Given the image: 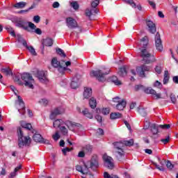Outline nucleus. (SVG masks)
Instances as JSON below:
<instances>
[{
  "label": "nucleus",
  "mask_w": 178,
  "mask_h": 178,
  "mask_svg": "<svg viewBox=\"0 0 178 178\" xmlns=\"http://www.w3.org/2000/svg\"><path fill=\"white\" fill-rule=\"evenodd\" d=\"M148 45V37L145 36L143 38L140 42L138 43V47L140 49V56L143 58V60L145 63H152L155 62V56L152 55L147 50V47Z\"/></svg>",
  "instance_id": "1"
},
{
  "label": "nucleus",
  "mask_w": 178,
  "mask_h": 178,
  "mask_svg": "<svg viewBox=\"0 0 178 178\" xmlns=\"http://www.w3.org/2000/svg\"><path fill=\"white\" fill-rule=\"evenodd\" d=\"M70 65H72V63L70 61H58V58H54L51 60V66L57 69L58 72H59L60 74H65L66 72L67 73H72V70L69 68V66H70Z\"/></svg>",
  "instance_id": "2"
},
{
  "label": "nucleus",
  "mask_w": 178,
  "mask_h": 178,
  "mask_svg": "<svg viewBox=\"0 0 178 178\" xmlns=\"http://www.w3.org/2000/svg\"><path fill=\"white\" fill-rule=\"evenodd\" d=\"M64 124L67 126L70 129V130H74L75 129H77V127H81V124L76 122H73L72 121H65L63 122L62 120H56L54 122L53 126L55 128H59L62 127Z\"/></svg>",
  "instance_id": "3"
},
{
  "label": "nucleus",
  "mask_w": 178,
  "mask_h": 178,
  "mask_svg": "<svg viewBox=\"0 0 178 178\" xmlns=\"http://www.w3.org/2000/svg\"><path fill=\"white\" fill-rule=\"evenodd\" d=\"M18 134V145L19 148H23V147H29L31 144V138L30 136H24L23 134V129L22 128L17 129Z\"/></svg>",
  "instance_id": "4"
},
{
  "label": "nucleus",
  "mask_w": 178,
  "mask_h": 178,
  "mask_svg": "<svg viewBox=\"0 0 178 178\" xmlns=\"http://www.w3.org/2000/svg\"><path fill=\"white\" fill-rule=\"evenodd\" d=\"M98 157H97V156H93L91 159V161L84 163L83 167H82V175H87V173H88L89 168L92 169V170H95V169L98 168Z\"/></svg>",
  "instance_id": "5"
},
{
  "label": "nucleus",
  "mask_w": 178,
  "mask_h": 178,
  "mask_svg": "<svg viewBox=\"0 0 178 178\" xmlns=\"http://www.w3.org/2000/svg\"><path fill=\"white\" fill-rule=\"evenodd\" d=\"M16 27H19V29H23L24 30H26V31H30V29H29V27L32 30H35L37 26L35 24H34L32 22H29L26 21L24 19L19 18L18 20H17L15 23Z\"/></svg>",
  "instance_id": "6"
},
{
  "label": "nucleus",
  "mask_w": 178,
  "mask_h": 178,
  "mask_svg": "<svg viewBox=\"0 0 178 178\" xmlns=\"http://www.w3.org/2000/svg\"><path fill=\"white\" fill-rule=\"evenodd\" d=\"M90 74L91 77H96L98 81H105L106 80L105 76H106V74H109V70L91 71Z\"/></svg>",
  "instance_id": "7"
},
{
  "label": "nucleus",
  "mask_w": 178,
  "mask_h": 178,
  "mask_svg": "<svg viewBox=\"0 0 178 178\" xmlns=\"http://www.w3.org/2000/svg\"><path fill=\"white\" fill-rule=\"evenodd\" d=\"M98 5H99V0H95L91 3L92 8H87L86 10L85 13L89 19L92 15H97L98 13V9L97 8Z\"/></svg>",
  "instance_id": "8"
},
{
  "label": "nucleus",
  "mask_w": 178,
  "mask_h": 178,
  "mask_svg": "<svg viewBox=\"0 0 178 178\" xmlns=\"http://www.w3.org/2000/svg\"><path fill=\"white\" fill-rule=\"evenodd\" d=\"M21 79L24 81V86L26 87H29V88H34V86H33V83H34V79L31 74L29 73H24L21 74Z\"/></svg>",
  "instance_id": "9"
},
{
  "label": "nucleus",
  "mask_w": 178,
  "mask_h": 178,
  "mask_svg": "<svg viewBox=\"0 0 178 178\" xmlns=\"http://www.w3.org/2000/svg\"><path fill=\"white\" fill-rule=\"evenodd\" d=\"M103 161L104 162V166L108 169H113L115 165L113 164V159L108 156L106 154L103 155Z\"/></svg>",
  "instance_id": "10"
},
{
  "label": "nucleus",
  "mask_w": 178,
  "mask_h": 178,
  "mask_svg": "<svg viewBox=\"0 0 178 178\" xmlns=\"http://www.w3.org/2000/svg\"><path fill=\"white\" fill-rule=\"evenodd\" d=\"M18 100L16 102V105H19L18 112L21 113V115H24L26 113V106H24V102H23V99L19 95H17Z\"/></svg>",
  "instance_id": "11"
},
{
  "label": "nucleus",
  "mask_w": 178,
  "mask_h": 178,
  "mask_svg": "<svg viewBox=\"0 0 178 178\" xmlns=\"http://www.w3.org/2000/svg\"><path fill=\"white\" fill-rule=\"evenodd\" d=\"M113 145L115 148V154H117V156H123L124 155V152L122 147H123V143L120 142H115Z\"/></svg>",
  "instance_id": "12"
},
{
  "label": "nucleus",
  "mask_w": 178,
  "mask_h": 178,
  "mask_svg": "<svg viewBox=\"0 0 178 178\" xmlns=\"http://www.w3.org/2000/svg\"><path fill=\"white\" fill-rule=\"evenodd\" d=\"M64 112L65 109H63V108L57 107L51 111L49 118L51 120H54L56 118V116H58V115H62V113H64Z\"/></svg>",
  "instance_id": "13"
},
{
  "label": "nucleus",
  "mask_w": 178,
  "mask_h": 178,
  "mask_svg": "<svg viewBox=\"0 0 178 178\" xmlns=\"http://www.w3.org/2000/svg\"><path fill=\"white\" fill-rule=\"evenodd\" d=\"M155 46L157 51H159V52H162L163 49V45H162V40H161V35H159V33H156L155 35Z\"/></svg>",
  "instance_id": "14"
},
{
  "label": "nucleus",
  "mask_w": 178,
  "mask_h": 178,
  "mask_svg": "<svg viewBox=\"0 0 178 178\" xmlns=\"http://www.w3.org/2000/svg\"><path fill=\"white\" fill-rule=\"evenodd\" d=\"M145 92L146 94H151L155 99H161V98H162V95L161 93H156V91L151 88L145 89Z\"/></svg>",
  "instance_id": "15"
},
{
  "label": "nucleus",
  "mask_w": 178,
  "mask_h": 178,
  "mask_svg": "<svg viewBox=\"0 0 178 178\" xmlns=\"http://www.w3.org/2000/svg\"><path fill=\"white\" fill-rule=\"evenodd\" d=\"M149 70V67L144 65L136 68V72L140 77H145V72H148Z\"/></svg>",
  "instance_id": "16"
},
{
  "label": "nucleus",
  "mask_w": 178,
  "mask_h": 178,
  "mask_svg": "<svg viewBox=\"0 0 178 178\" xmlns=\"http://www.w3.org/2000/svg\"><path fill=\"white\" fill-rule=\"evenodd\" d=\"M37 77L38 80L40 81V83H43L44 84H47V83H48V78H47L45 72L38 71Z\"/></svg>",
  "instance_id": "17"
},
{
  "label": "nucleus",
  "mask_w": 178,
  "mask_h": 178,
  "mask_svg": "<svg viewBox=\"0 0 178 178\" xmlns=\"http://www.w3.org/2000/svg\"><path fill=\"white\" fill-rule=\"evenodd\" d=\"M66 24L68 29H76L77 21L72 17H68L66 19Z\"/></svg>",
  "instance_id": "18"
},
{
  "label": "nucleus",
  "mask_w": 178,
  "mask_h": 178,
  "mask_svg": "<svg viewBox=\"0 0 178 178\" xmlns=\"http://www.w3.org/2000/svg\"><path fill=\"white\" fill-rule=\"evenodd\" d=\"M146 24L149 29V33H152V34H154V33H156V26H155V24L152 22V21L147 20L146 22Z\"/></svg>",
  "instance_id": "19"
},
{
  "label": "nucleus",
  "mask_w": 178,
  "mask_h": 178,
  "mask_svg": "<svg viewBox=\"0 0 178 178\" xmlns=\"http://www.w3.org/2000/svg\"><path fill=\"white\" fill-rule=\"evenodd\" d=\"M22 45L26 48L31 52V55H33V56H37V53L35 52V49L33 46H29L27 45V42L25 40H22Z\"/></svg>",
  "instance_id": "20"
},
{
  "label": "nucleus",
  "mask_w": 178,
  "mask_h": 178,
  "mask_svg": "<svg viewBox=\"0 0 178 178\" xmlns=\"http://www.w3.org/2000/svg\"><path fill=\"white\" fill-rule=\"evenodd\" d=\"M157 159H158L161 166H159V165H158L155 162H152V163H153L154 166H155L156 168V169H158L159 170H161V172H163L165 170V168H163V165L166 163V160H164V161H162L161 160V158H159V157H157Z\"/></svg>",
  "instance_id": "21"
},
{
  "label": "nucleus",
  "mask_w": 178,
  "mask_h": 178,
  "mask_svg": "<svg viewBox=\"0 0 178 178\" xmlns=\"http://www.w3.org/2000/svg\"><path fill=\"white\" fill-rule=\"evenodd\" d=\"M71 88L76 90V88H79L80 86V79H77L76 76L74 77L71 81L70 84Z\"/></svg>",
  "instance_id": "22"
},
{
  "label": "nucleus",
  "mask_w": 178,
  "mask_h": 178,
  "mask_svg": "<svg viewBox=\"0 0 178 178\" xmlns=\"http://www.w3.org/2000/svg\"><path fill=\"white\" fill-rule=\"evenodd\" d=\"M92 95V89L91 88H84L83 98L86 99Z\"/></svg>",
  "instance_id": "23"
},
{
  "label": "nucleus",
  "mask_w": 178,
  "mask_h": 178,
  "mask_svg": "<svg viewBox=\"0 0 178 178\" xmlns=\"http://www.w3.org/2000/svg\"><path fill=\"white\" fill-rule=\"evenodd\" d=\"M78 111L79 112H80V113H82L83 116L88 118V119H92V113L88 112V109L85 108L81 111V110L79 108H78Z\"/></svg>",
  "instance_id": "24"
},
{
  "label": "nucleus",
  "mask_w": 178,
  "mask_h": 178,
  "mask_svg": "<svg viewBox=\"0 0 178 178\" xmlns=\"http://www.w3.org/2000/svg\"><path fill=\"white\" fill-rule=\"evenodd\" d=\"M33 138L35 143H45V139L42 138V136H41V135L39 134H35Z\"/></svg>",
  "instance_id": "25"
},
{
  "label": "nucleus",
  "mask_w": 178,
  "mask_h": 178,
  "mask_svg": "<svg viewBox=\"0 0 178 178\" xmlns=\"http://www.w3.org/2000/svg\"><path fill=\"white\" fill-rule=\"evenodd\" d=\"M82 151L85 152V154H87L88 155H90L91 152H92V145H86L82 147Z\"/></svg>",
  "instance_id": "26"
},
{
  "label": "nucleus",
  "mask_w": 178,
  "mask_h": 178,
  "mask_svg": "<svg viewBox=\"0 0 178 178\" xmlns=\"http://www.w3.org/2000/svg\"><path fill=\"white\" fill-rule=\"evenodd\" d=\"M126 101L122 100L116 105V109H118V111H123L124 108H126Z\"/></svg>",
  "instance_id": "27"
},
{
  "label": "nucleus",
  "mask_w": 178,
  "mask_h": 178,
  "mask_svg": "<svg viewBox=\"0 0 178 178\" xmlns=\"http://www.w3.org/2000/svg\"><path fill=\"white\" fill-rule=\"evenodd\" d=\"M43 44H44L45 47H52V45H54V40L49 38H47L43 40Z\"/></svg>",
  "instance_id": "28"
},
{
  "label": "nucleus",
  "mask_w": 178,
  "mask_h": 178,
  "mask_svg": "<svg viewBox=\"0 0 178 178\" xmlns=\"http://www.w3.org/2000/svg\"><path fill=\"white\" fill-rule=\"evenodd\" d=\"M89 105L92 109L97 108V99L94 97H91L89 100Z\"/></svg>",
  "instance_id": "29"
},
{
  "label": "nucleus",
  "mask_w": 178,
  "mask_h": 178,
  "mask_svg": "<svg viewBox=\"0 0 178 178\" xmlns=\"http://www.w3.org/2000/svg\"><path fill=\"white\" fill-rule=\"evenodd\" d=\"M27 3L24 1H20L19 3H17L14 5V8H16L17 9H23L24 6H26Z\"/></svg>",
  "instance_id": "30"
},
{
  "label": "nucleus",
  "mask_w": 178,
  "mask_h": 178,
  "mask_svg": "<svg viewBox=\"0 0 178 178\" xmlns=\"http://www.w3.org/2000/svg\"><path fill=\"white\" fill-rule=\"evenodd\" d=\"M150 129H151V131L154 136H156V134H158L159 131H158V126H156V124H152L150 126Z\"/></svg>",
  "instance_id": "31"
},
{
  "label": "nucleus",
  "mask_w": 178,
  "mask_h": 178,
  "mask_svg": "<svg viewBox=\"0 0 178 178\" xmlns=\"http://www.w3.org/2000/svg\"><path fill=\"white\" fill-rule=\"evenodd\" d=\"M21 126L24 129H26L27 130H31V129H33V127L31 126V124L26 123V122H24V121L21 122Z\"/></svg>",
  "instance_id": "32"
},
{
  "label": "nucleus",
  "mask_w": 178,
  "mask_h": 178,
  "mask_svg": "<svg viewBox=\"0 0 178 178\" xmlns=\"http://www.w3.org/2000/svg\"><path fill=\"white\" fill-rule=\"evenodd\" d=\"M110 118L112 120L119 119V118H122V114H120L119 113H112L110 115Z\"/></svg>",
  "instance_id": "33"
},
{
  "label": "nucleus",
  "mask_w": 178,
  "mask_h": 178,
  "mask_svg": "<svg viewBox=\"0 0 178 178\" xmlns=\"http://www.w3.org/2000/svg\"><path fill=\"white\" fill-rule=\"evenodd\" d=\"M118 74L121 76V77H124L127 74V72L126 71L125 67H121L119 70Z\"/></svg>",
  "instance_id": "34"
},
{
  "label": "nucleus",
  "mask_w": 178,
  "mask_h": 178,
  "mask_svg": "<svg viewBox=\"0 0 178 178\" xmlns=\"http://www.w3.org/2000/svg\"><path fill=\"white\" fill-rule=\"evenodd\" d=\"M163 83V84H168L169 83V72L168 71H165Z\"/></svg>",
  "instance_id": "35"
},
{
  "label": "nucleus",
  "mask_w": 178,
  "mask_h": 178,
  "mask_svg": "<svg viewBox=\"0 0 178 178\" xmlns=\"http://www.w3.org/2000/svg\"><path fill=\"white\" fill-rule=\"evenodd\" d=\"M122 1L123 2H125V3L130 5L132 8H137V5H136V3H134V1L133 0H122Z\"/></svg>",
  "instance_id": "36"
},
{
  "label": "nucleus",
  "mask_w": 178,
  "mask_h": 178,
  "mask_svg": "<svg viewBox=\"0 0 178 178\" xmlns=\"http://www.w3.org/2000/svg\"><path fill=\"white\" fill-rule=\"evenodd\" d=\"M111 81L114 83L115 86H120V84H122V82L118 79L117 76H112Z\"/></svg>",
  "instance_id": "37"
},
{
  "label": "nucleus",
  "mask_w": 178,
  "mask_h": 178,
  "mask_svg": "<svg viewBox=\"0 0 178 178\" xmlns=\"http://www.w3.org/2000/svg\"><path fill=\"white\" fill-rule=\"evenodd\" d=\"M124 144L127 147H131L134 144V140L133 139H130L129 140H124Z\"/></svg>",
  "instance_id": "38"
},
{
  "label": "nucleus",
  "mask_w": 178,
  "mask_h": 178,
  "mask_svg": "<svg viewBox=\"0 0 178 178\" xmlns=\"http://www.w3.org/2000/svg\"><path fill=\"white\" fill-rule=\"evenodd\" d=\"M70 6L74 9V10H78L79 6L76 1H72L70 3Z\"/></svg>",
  "instance_id": "39"
},
{
  "label": "nucleus",
  "mask_w": 178,
  "mask_h": 178,
  "mask_svg": "<svg viewBox=\"0 0 178 178\" xmlns=\"http://www.w3.org/2000/svg\"><path fill=\"white\" fill-rule=\"evenodd\" d=\"M7 31L12 35L13 37H16V33H15V30L12 27H7L6 28Z\"/></svg>",
  "instance_id": "40"
},
{
  "label": "nucleus",
  "mask_w": 178,
  "mask_h": 178,
  "mask_svg": "<svg viewBox=\"0 0 178 178\" xmlns=\"http://www.w3.org/2000/svg\"><path fill=\"white\" fill-rule=\"evenodd\" d=\"M56 52L61 58H66V54L62 50V49H57Z\"/></svg>",
  "instance_id": "41"
},
{
  "label": "nucleus",
  "mask_w": 178,
  "mask_h": 178,
  "mask_svg": "<svg viewBox=\"0 0 178 178\" xmlns=\"http://www.w3.org/2000/svg\"><path fill=\"white\" fill-rule=\"evenodd\" d=\"M104 178H120L118 175H109L108 172L104 173Z\"/></svg>",
  "instance_id": "42"
},
{
  "label": "nucleus",
  "mask_w": 178,
  "mask_h": 178,
  "mask_svg": "<svg viewBox=\"0 0 178 178\" xmlns=\"http://www.w3.org/2000/svg\"><path fill=\"white\" fill-rule=\"evenodd\" d=\"M138 112L141 116H147V111L144 108H138Z\"/></svg>",
  "instance_id": "43"
},
{
  "label": "nucleus",
  "mask_w": 178,
  "mask_h": 178,
  "mask_svg": "<svg viewBox=\"0 0 178 178\" xmlns=\"http://www.w3.org/2000/svg\"><path fill=\"white\" fill-rule=\"evenodd\" d=\"M166 166L170 170H172V169L175 168V165L172 163V162H170V161H167Z\"/></svg>",
  "instance_id": "44"
},
{
  "label": "nucleus",
  "mask_w": 178,
  "mask_h": 178,
  "mask_svg": "<svg viewBox=\"0 0 178 178\" xmlns=\"http://www.w3.org/2000/svg\"><path fill=\"white\" fill-rule=\"evenodd\" d=\"M3 73H6V74L7 76H10L12 75V70H10V69H8V68H4L2 70Z\"/></svg>",
  "instance_id": "45"
},
{
  "label": "nucleus",
  "mask_w": 178,
  "mask_h": 178,
  "mask_svg": "<svg viewBox=\"0 0 178 178\" xmlns=\"http://www.w3.org/2000/svg\"><path fill=\"white\" fill-rule=\"evenodd\" d=\"M60 130L63 136H66V134H67V129H66L63 125L60 127Z\"/></svg>",
  "instance_id": "46"
},
{
  "label": "nucleus",
  "mask_w": 178,
  "mask_h": 178,
  "mask_svg": "<svg viewBox=\"0 0 178 178\" xmlns=\"http://www.w3.org/2000/svg\"><path fill=\"white\" fill-rule=\"evenodd\" d=\"M109 112H111V109H109V108H104L102 109V113L103 115H109Z\"/></svg>",
  "instance_id": "47"
},
{
  "label": "nucleus",
  "mask_w": 178,
  "mask_h": 178,
  "mask_svg": "<svg viewBox=\"0 0 178 178\" xmlns=\"http://www.w3.org/2000/svg\"><path fill=\"white\" fill-rule=\"evenodd\" d=\"M169 141H170V137L169 136H166L165 138L161 140V142L163 143V144H168Z\"/></svg>",
  "instance_id": "48"
},
{
  "label": "nucleus",
  "mask_w": 178,
  "mask_h": 178,
  "mask_svg": "<svg viewBox=\"0 0 178 178\" xmlns=\"http://www.w3.org/2000/svg\"><path fill=\"white\" fill-rule=\"evenodd\" d=\"M52 138L54 141H58V139L60 138V135H59V133L56 132L55 134L52 136Z\"/></svg>",
  "instance_id": "49"
},
{
  "label": "nucleus",
  "mask_w": 178,
  "mask_h": 178,
  "mask_svg": "<svg viewBox=\"0 0 178 178\" xmlns=\"http://www.w3.org/2000/svg\"><path fill=\"white\" fill-rule=\"evenodd\" d=\"M155 72L158 74H161V73H162V67L161 66H159V65L156 66Z\"/></svg>",
  "instance_id": "50"
},
{
  "label": "nucleus",
  "mask_w": 178,
  "mask_h": 178,
  "mask_svg": "<svg viewBox=\"0 0 178 178\" xmlns=\"http://www.w3.org/2000/svg\"><path fill=\"white\" fill-rule=\"evenodd\" d=\"M40 105H48V100L47 99H42L39 101Z\"/></svg>",
  "instance_id": "51"
},
{
  "label": "nucleus",
  "mask_w": 178,
  "mask_h": 178,
  "mask_svg": "<svg viewBox=\"0 0 178 178\" xmlns=\"http://www.w3.org/2000/svg\"><path fill=\"white\" fill-rule=\"evenodd\" d=\"M154 87L157 88H162V83L159 81H156L154 83Z\"/></svg>",
  "instance_id": "52"
},
{
  "label": "nucleus",
  "mask_w": 178,
  "mask_h": 178,
  "mask_svg": "<svg viewBox=\"0 0 178 178\" xmlns=\"http://www.w3.org/2000/svg\"><path fill=\"white\" fill-rule=\"evenodd\" d=\"M70 151H72V149L69 147H66L62 149V152L64 155H66V154H67V152H70Z\"/></svg>",
  "instance_id": "53"
},
{
  "label": "nucleus",
  "mask_w": 178,
  "mask_h": 178,
  "mask_svg": "<svg viewBox=\"0 0 178 178\" xmlns=\"http://www.w3.org/2000/svg\"><path fill=\"white\" fill-rule=\"evenodd\" d=\"M78 156L79 158H84V156H86V152H84V151H81L79 152L78 154Z\"/></svg>",
  "instance_id": "54"
},
{
  "label": "nucleus",
  "mask_w": 178,
  "mask_h": 178,
  "mask_svg": "<svg viewBox=\"0 0 178 178\" xmlns=\"http://www.w3.org/2000/svg\"><path fill=\"white\" fill-rule=\"evenodd\" d=\"M40 16L35 15L33 17V22H35V23H40Z\"/></svg>",
  "instance_id": "55"
},
{
  "label": "nucleus",
  "mask_w": 178,
  "mask_h": 178,
  "mask_svg": "<svg viewBox=\"0 0 178 178\" xmlns=\"http://www.w3.org/2000/svg\"><path fill=\"white\" fill-rule=\"evenodd\" d=\"M52 6L54 9H56V8H59V6H60V4H59V2H58V1H55L54 3H53Z\"/></svg>",
  "instance_id": "56"
},
{
  "label": "nucleus",
  "mask_w": 178,
  "mask_h": 178,
  "mask_svg": "<svg viewBox=\"0 0 178 178\" xmlns=\"http://www.w3.org/2000/svg\"><path fill=\"white\" fill-rule=\"evenodd\" d=\"M97 133L99 136H104V129L99 128L97 129Z\"/></svg>",
  "instance_id": "57"
},
{
  "label": "nucleus",
  "mask_w": 178,
  "mask_h": 178,
  "mask_svg": "<svg viewBox=\"0 0 178 178\" xmlns=\"http://www.w3.org/2000/svg\"><path fill=\"white\" fill-rule=\"evenodd\" d=\"M76 169L78 172H80L83 174V167L81 165H76Z\"/></svg>",
  "instance_id": "58"
},
{
  "label": "nucleus",
  "mask_w": 178,
  "mask_h": 178,
  "mask_svg": "<svg viewBox=\"0 0 178 178\" xmlns=\"http://www.w3.org/2000/svg\"><path fill=\"white\" fill-rule=\"evenodd\" d=\"M170 99H171L172 104H176V96H175L174 95H171Z\"/></svg>",
  "instance_id": "59"
},
{
  "label": "nucleus",
  "mask_w": 178,
  "mask_h": 178,
  "mask_svg": "<svg viewBox=\"0 0 178 178\" xmlns=\"http://www.w3.org/2000/svg\"><path fill=\"white\" fill-rule=\"evenodd\" d=\"M148 3L150 5L151 7L153 8V9H155L156 8V5L154 3V1H148Z\"/></svg>",
  "instance_id": "60"
},
{
  "label": "nucleus",
  "mask_w": 178,
  "mask_h": 178,
  "mask_svg": "<svg viewBox=\"0 0 178 178\" xmlns=\"http://www.w3.org/2000/svg\"><path fill=\"white\" fill-rule=\"evenodd\" d=\"M95 119L97 120V122H99V123H101V122H102V117H101V115H97L95 116Z\"/></svg>",
  "instance_id": "61"
},
{
  "label": "nucleus",
  "mask_w": 178,
  "mask_h": 178,
  "mask_svg": "<svg viewBox=\"0 0 178 178\" xmlns=\"http://www.w3.org/2000/svg\"><path fill=\"white\" fill-rule=\"evenodd\" d=\"M161 129H170V124L160 125Z\"/></svg>",
  "instance_id": "62"
},
{
  "label": "nucleus",
  "mask_w": 178,
  "mask_h": 178,
  "mask_svg": "<svg viewBox=\"0 0 178 178\" xmlns=\"http://www.w3.org/2000/svg\"><path fill=\"white\" fill-rule=\"evenodd\" d=\"M14 81H15V83H19V84H20V78L17 76H15L14 78Z\"/></svg>",
  "instance_id": "63"
},
{
  "label": "nucleus",
  "mask_w": 178,
  "mask_h": 178,
  "mask_svg": "<svg viewBox=\"0 0 178 178\" xmlns=\"http://www.w3.org/2000/svg\"><path fill=\"white\" fill-rule=\"evenodd\" d=\"M172 81L175 83V84H178V76H173Z\"/></svg>",
  "instance_id": "64"
}]
</instances>
